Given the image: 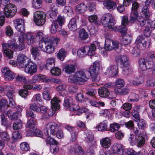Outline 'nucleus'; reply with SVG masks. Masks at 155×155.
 <instances>
[{
	"label": "nucleus",
	"instance_id": "0eeeda50",
	"mask_svg": "<svg viewBox=\"0 0 155 155\" xmlns=\"http://www.w3.org/2000/svg\"><path fill=\"white\" fill-rule=\"evenodd\" d=\"M30 61V59L25 55L20 54L18 56L16 61V66L19 68H23Z\"/></svg>",
	"mask_w": 155,
	"mask_h": 155
},
{
	"label": "nucleus",
	"instance_id": "a211bd4d",
	"mask_svg": "<svg viewBox=\"0 0 155 155\" xmlns=\"http://www.w3.org/2000/svg\"><path fill=\"white\" fill-rule=\"evenodd\" d=\"M76 67L75 64H66L64 66L63 71L66 74H71L75 72L76 70Z\"/></svg>",
	"mask_w": 155,
	"mask_h": 155
},
{
	"label": "nucleus",
	"instance_id": "49530a36",
	"mask_svg": "<svg viewBox=\"0 0 155 155\" xmlns=\"http://www.w3.org/2000/svg\"><path fill=\"white\" fill-rule=\"evenodd\" d=\"M66 52L63 48L60 49L57 54V57L61 61L64 60L66 56Z\"/></svg>",
	"mask_w": 155,
	"mask_h": 155
},
{
	"label": "nucleus",
	"instance_id": "6e6d98bb",
	"mask_svg": "<svg viewBox=\"0 0 155 155\" xmlns=\"http://www.w3.org/2000/svg\"><path fill=\"white\" fill-rule=\"evenodd\" d=\"M39 105L35 103H33L30 104L29 105V108L31 110L36 111V112H39L40 110Z\"/></svg>",
	"mask_w": 155,
	"mask_h": 155
},
{
	"label": "nucleus",
	"instance_id": "052dcab7",
	"mask_svg": "<svg viewBox=\"0 0 155 155\" xmlns=\"http://www.w3.org/2000/svg\"><path fill=\"white\" fill-rule=\"evenodd\" d=\"M21 150L25 151H27L30 149L29 144L26 142H24L21 143L20 145Z\"/></svg>",
	"mask_w": 155,
	"mask_h": 155
},
{
	"label": "nucleus",
	"instance_id": "ddd939ff",
	"mask_svg": "<svg viewBox=\"0 0 155 155\" xmlns=\"http://www.w3.org/2000/svg\"><path fill=\"white\" fill-rule=\"evenodd\" d=\"M112 87L111 84L108 83L106 84L104 87H101L98 90V93L99 95L103 97H106L110 94V92L107 89V88H110Z\"/></svg>",
	"mask_w": 155,
	"mask_h": 155
},
{
	"label": "nucleus",
	"instance_id": "aec40b11",
	"mask_svg": "<svg viewBox=\"0 0 155 155\" xmlns=\"http://www.w3.org/2000/svg\"><path fill=\"white\" fill-rule=\"evenodd\" d=\"M111 140L109 137H105L100 140V144L104 148H108L111 145Z\"/></svg>",
	"mask_w": 155,
	"mask_h": 155
},
{
	"label": "nucleus",
	"instance_id": "f704fd0d",
	"mask_svg": "<svg viewBox=\"0 0 155 155\" xmlns=\"http://www.w3.org/2000/svg\"><path fill=\"white\" fill-rule=\"evenodd\" d=\"M137 136L133 134H130L128 140L130 145L133 146L136 145Z\"/></svg>",
	"mask_w": 155,
	"mask_h": 155
},
{
	"label": "nucleus",
	"instance_id": "7c9ffc66",
	"mask_svg": "<svg viewBox=\"0 0 155 155\" xmlns=\"http://www.w3.org/2000/svg\"><path fill=\"white\" fill-rule=\"evenodd\" d=\"M139 14L137 12H132L130 16L129 22L133 23L135 22L136 20H137Z\"/></svg>",
	"mask_w": 155,
	"mask_h": 155
},
{
	"label": "nucleus",
	"instance_id": "423d86ee",
	"mask_svg": "<svg viewBox=\"0 0 155 155\" xmlns=\"http://www.w3.org/2000/svg\"><path fill=\"white\" fill-rule=\"evenodd\" d=\"M16 7L14 4H9L4 7V13L5 15L8 18L13 16L16 12Z\"/></svg>",
	"mask_w": 155,
	"mask_h": 155
},
{
	"label": "nucleus",
	"instance_id": "6e6552de",
	"mask_svg": "<svg viewBox=\"0 0 155 155\" xmlns=\"http://www.w3.org/2000/svg\"><path fill=\"white\" fill-rule=\"evenodd\" d=\"M120 45V43L117 41H112L108 38L105 40L104 48L106 50L110 51L117 49Z\"/></svg>",
	"mask_w": 155,
	"mask_h": 155
},
{
	"label": "nucleus",
	"instance_id": "bb28decb",
	"mask_svg": "<svg viewBox=\"0 0 155 155\" xmlns=\"http://www.w3.org/2000/svg\"><path fill=\"white\" fill-rule=\"evenodd\" d=\"M87 8V6L84 4L81 3L76 6L75 11L78 14L84 12Z\"/></svg>",
	"mask_w": 155,
	"mask_h": 155
},
{
	"label": "nucleus",
	"instance_id": "e433bc0d",
	"mask_svg": "<svg viewBox=\"0 0 155 155\" xmlns=\"http://www.w3.org/2000/svg\"><path fill=\"white\" fill-rule=\"evenodd\" d=\"M146 59L142 58L139 60V64L140 69L142 71H145L147 70L146 63Z\"/></svg>",
	"mask_w": 155,
	"mask_h": 155
},
{
	"label": "nucleus",
	"instance_id": "f3484780",
	"mask_svg": "<svg viewBox=\"0 0 155 155\" xmlns=\"http://www.w3.org/2000/svg\"><path fill=\"white\" fill-rule=\"evenodd\" d=\"M18 41L19 45H18L16 40L14 39H12L9 41L8 43H6L8 45L7 48L13 50H16L17 49H19V50H22L23 49H21L20 48L19 41Z\"/></svg>",
	"mask_w": 155,
	"mask_h": 155
},
{
	"label": "nucleus",
	"instance_id": "2f4dec72",
	"mask_svg": "<svg viewBox=\"0 0 155 155\" xmlns=\"http://www.w3.org/2000/svg\"><path fill=\"white\" fill-rule=\"evenodd\" d=\"M68 28L71 31H74L77 30V27L75 18H72L70 21L68 25Z\"/></svg>",
	"mask_w": 155,
	"mask_h": 155
},
{
	"label": "nucleus",
	"instance_id": "a18cd8bd",
	"mask_svg": "<svg viewBox=\"0 0 155 155\" xmlns=\"http://www.w3.org/2000/svg\"><path fill=\"white\" fill-rule=\"evenodd\" d=\"M64 12L69 16H72L73 15L72 8L69 6H65L64 8Z\"/></svg>",
	"mask_w": 155,
	"mask_h": 155
},
{
	"label": "nucleus",
	"instance_id": "58836bf2",
	"mask_svg": "<svg viewBox=\"0 0 155 155\" xmlns=\"http://www.w3.org/2000/svg\"><path fill=\"white\" fill-rule=\"evenodd\" d=\"M7 114L8 117L11 120H16L17 119H18V118H20V117H18L17 112H13L10 110H9L8 111Z\"/></svg>",
	"mask_w": 155,
	"mask_h": 155
},
{
	"label": "nucleus",
	"instance_id": "f03ea898",
	"mask_svg": "<svg viewBox=\"0 0 155 155\" xmlns=\"http://www.w3.org/2000/svg\"><path fill=\"white\" fill-rule=\"evenodd\" d=\"M26 40V42L28 45H31L37 41L33 32H27L20 35L18 41H19L21 49H24Z\"/></svg>",
	"mask_w": 155,
	"mask_h": 155
},
{
	"label": "nucleus",
	"instance_id": "dca6fc26",
	"mask_svg": "<svg viewBox=\"0 0 155 155\" xmlns=\"http://www.w3.org/2000/svg\"><path fill=\"white\" fill-rule=\"evenodd\" d=\"M112 150L116 155H125L124 149L123 150L122 145L120 144H114L112 147Z\"/></svg>",
	"mask_w": 155,
	"mask_h": 155
},
{
	"label": "nucleus",
	"instance_id": "5fc2aeb1",
	"mask_svg": "<svg viewBox=\"0 0 155 155\" xmlns=\"http://www.w3.org/2000/svg\"><path fill=\"white\" fill-rule=\"evenodd\" d=\"M51 73L53 76H58L61 74V70L58 67L52 68L51 70Z\"/></svg>",
	"mask_w": 155,
	"mask_h": 155
},
{
	"label": "nucleus",
	"instance_id": "5701e85b",
	"mask_svg": "<svg viewBox=\"0 0 155 155\" xmlns=\"http://www.w3.org/2000/svg\"><path fill=\"white\" fill-rule=\"evenodd\" d=\"M8 45L6 43L2 44V51L4 53L8 58H10L12 57L13 51L10 49L7 48Z\"/></svg>",
	"mask_w": 155,
	"mask_h": 155
},
{
	"label": "nucleus",
	"instance_id": "b1692460",
	"mask_svg": "<svg viewBox=\"0 0 155 155\" xmlns=\"http://www.w3.org/2000/svg\"><path fill=\"white\" fill-rule=\"evenodd\" d=\"M58 13L57 7L55 5H51V10L47 12V14H49L51 18H54L57 16Z\"/></svg>",
	"mask_w": 155,
	"mask_h": 155
},
{
	"label": "nucleus",
	"instance_id": "c756f323",
	"mask_svg": "<svg viewBox=\"0 0 155 155\" xmlns=\"http://www.w3.org/2000/svg\"><path fill=\"white\" fill-rule=\"evenodd\" d=\"M66 87V86L64 84L60 85L56 87V89L61 96H65L67 92L65 89Z\"/></svg>",
	"mask_w": 155,
	"mask_h": 155
},
{
	"label": "nucleus",
	"instance_id": "4c0bfd02",
	"mask_svg": "<svg viewBox=\"0 0 155 155\" xmlns=\"http://www.w3.org/2000/svg\"><path fill=\"white\" fill-rule=\"evenodd\" d=\"M124 151L125 155H142L140 151L136 152L133 150L130 149H125Z\"/></svg>",
	"mask_w": 155,
	"mask_h": 155
},
{
	"label": "nucleus",
	"instance_id": "393cba45",
	"mask_svg": "<svg viewBox=\"0 0 155 155\" xmlns=\"http://www.w3.org/2000/svg\"><path fill=\"white\" fill-rule=\"evenodd\" d=\"M108 123L106 120L100 123L96 127L99 131L103 132L107 130Z\"/></svg>",
	"mask_w": 155,
	"mask_h": 155
},
{
	"label": "nucleus",
	"instance_id": "473e14b6",
	"mask_svg": "<svg viewBox=\"0 0 155 155\" xmlns=\"http://www.w3.org/2000/svg\"><path fill=\"white\" fill-rule=\"evenodd\" d=\"M123 73L125 76H130L132 73V70L131 68L129 65L127 66H123Z\"/></svg>",
	"mask_w": 155,
	"mask_h": 155
},
{
	"label": "nucleus",
	"instance_id": "0e129e2a",
	"mask_svg": "<svg viewBox=\"0 0 155 155\" xmlns=\"http://www.w3.org/2000/svg\"><path fill=\"white\" fill-rule=\"evenodd\" d=\"M33 32L35 36L36 37L37 40L42 38L44 37L43 33L40 31H36Z\"/></svg>",
	"mask_w": 155,
	"mask_h": 155
},
{
	"label": "nucleus",
	"instance_id": "c9c22d12",
	"mask_svg": "<svg viewBox=\"0 0 155 155\" xmlns=\"http://www.w3.org/2000/svg\"><path fill=\"white\" fill-rule=\"evenodd\" d=\"M128 19L127 17L126 16H123L122 18L121 24L122 25L124 26L123 27L121 28V32H124L125 33L127 31V28L125 26L127 25L128 23Z\"/></svg>",
	"mask_w": 155,
	"mask_h": 155
},
{
	"label": "nucleus",
	"instance_id": "1a4fd4ad",
	"mask_svg": "<svg viewBox=\"0 0 155 155\" xmlns=\"http://www.w3.org/2000/svg\"><path fill=\"white\" fill-rule=\"evenodd\" d=\"M27 65L23 68L25 73L31 76L37 72L38 67L36 64L30 61Z\"/></svg>",
	"mask_w": 155,
	"mask_h": 155
},
{
	"label": "nucleus",
	"instance_id": "de8ad7c7",
	"mask_svg": "<svg viewBox=\"0 0 155 155\" xmlns=\"http://www.w3.org/2000/svg\"><path fill=\"white\" fill-rule=\"evenodd\" d=\"M22 124L21 121L19 119L16 120L14 124L13 127L14 130H18L22 128Z\"/></svg>",
	"mask_w": 155,
	"mask_h": 155
},
{
	"label": "nucleus",
	"instance_id": "20e7f679",
	"mask_svg": "<svg viewBox=\"0 0 155 155\" xmlns=\"http://www.w3.org/2000/svg\"><path fill=\"white\" fill-rule=\"evenodd\" d=\"M60 39L57 37L52 38L45 41L44 51L48 53H51L54 51L55 47L57 46Z\"/></svg>",
	"mask_w": 155,
	"mask_h": 155
},
{
	"label": "nucleus",
	"instance_id": "603ef678",
	"mask_svg": "<svg viewBox=\"0 0 155 155\" xmlns=\"http://www.w3.org/2000/svg\"><path fill=\"white\" fill-rule=\"evenodd\" d=\"M65 21V19L64 17L59 15L57 17V20L55 21L54 22H56L57 25L58 24L60 26H62L64 24Z\"/></svg>",
	"mask_w": 155,
	"mask_h": 155
},
{
	"label": "nucleus",
	"instance_id": "4468645a",
	"mask_svg": "<svg viewBox=\"0 0 155 155\" xmlns=\"http://www.w3.org/2000/svg\"><path fill=\"white\" fill-rule=\"evenodd\" d=\"M116 60L123 67L129 65V58L126 55H119L117 57Z\"/></svg>",
	"mask_w": 155,
	"mask_h": 155
},
{
	"label": "nucleus",
	"instance_id": "8fccbe9b",
	"mask_svg": "<svg viewBox=\"0 0 155 155\" xmlns=\"http://www.w3.org/2000/svg\"><path fill=\"white\" fill-rule=\"evenodd\" d=\"M12 138L13 139L14 141H15L21 138V135L19 131H15L13 133Z\"/></svg>",
	"mask_w": 155,
	"mask_h": 155
},
{
	"label": "nucleus",
	"instance_id": "bf43d9fd",
	"mask_svg": "<svg viewBox=\"0 0 155 155\" xmlns=\"http://www.w3.org/2000/svg\"><path fill=\"white\" fill-rule=\"evenodd\" d=\"M120 124L117 123L111 124L110 125V130L111 132L117 130L120 127Z\"/></svg>",
	"mask_w": 155,
	"mask_h": 155
},
{
	"label": "nucleus",
	"instance_id": "13d9d810",
	"mask_svg": "<svg viewBox=\"0 0 155 155\" xmlns=\"http://www.w3.org/2000/svg\"><path fill=\"white\" fill-rule=\"evenodd\" d=\"M69 108L71 111L74 112L73 114H76V112H77L79 108V106L77 104L73 102L70 106Z\"/></svg>",
	"mask_w": 155,
	"mask_h": 155
},
{
	"label": "nucleus",
	"instance_id": "69168bd1",
	"mask_svg": "<svg viewBox=\"0 0 155 155\" xmlns=\"http://www.w3.org/2000/svg\"><path fill=\"white\" fill-rule=\"evenodd\" d=\"M128 100L130 101H137L139 100V97L137 94L134 93L131 94L128 97Z\"/></svg>",
	"mask_w": 155,
	"mask_h": 155
},
{
	"label": "nucleus",
	"instance_id": "a878e982",
	"mask_svg": "<svg viewBox=\"0 0 155 155\" xmlns=\"http://www.w3.org/2000/svg\"><path fill=\"white\" fill-rule=\"evenodd\" d=\"M85 46L87 55L92 56L95 54L96 47L94 44H92L90 46Z\"/></svg>",
	"mask_w": 155,
	"mask_h": 155
},
{
	"label": "nucleus",
	"instance_id": "79ce46f5",
	"mask_svg": "<svg viewBox=\"0 0 155 155\" xmlns=\"http://www.w3.org/2000/svg\"><path fill=\"white\" fill-rule=\"evenodd\" d=\"M79 37L81 40H85L88 38V35L84 29H82L79 31Z\"/></svg>",
	"mask_w": 155,
	"mask_h": 155
},
{
	"label": "nucleus",
	"instance_id": "4be33fe9",
	"mask_svg": "<svg viewBox=\"0 0 155 155\" xmlns=\"http://www.w3.org/2000/svg\"><path fill=\"white\" fill-rule=\"evenodd\" d=\"M103 5L109 10H114L116 6V3L111 0H106L103 2Z\"/></svg>",
	"mask_w": 155,
	"mask_h": 155
},
{
	"label": "nucleus",
	"instance_id": "680f3d73",
	"mask_svg": "<svg viewBox=\"0 0 155 155\" xmlns=\"http://www.w3.org/2000/svg\"><path fill=\"white\" fill-rule=\"evenodd\" d=\"M43 98L46 100H49L51 98L50 92L47 90L44 91L42 93Z\"/></svg>",
	"mask_w": 155,
	"mask_h": 155
},
{
	"label": "nucleus",
	"instance_id": "ea45409f",
	"mask_svg": "<svg viewBox=\"0 0 155 155\" xmlns=\"http://www.w3.org/2000/svg\"><path fill=\"white\" fill-rule=\"evenodd\" d=\"M144 81V77L143 76H139L134 78L132 83L133 84L137 85L142 84Z\"/></svg>",
	"mask_w": 155,
	"mask_h": 155
},
{
	"label": "nucleus",
	"instance_id": "6ab92c4d",
	"mask_svg": "<svg viewBox=\"0 0 155 155\" xmlns=\"http://www.w3.org/2000/svg\"><path fill=\"white\" fill-rule=\"evenodd\" d=\"M59 98L57 97H54L51 100V108L53 110H57L60 107L59 103L60 102Z\"/></svg>",
	"mask_w": 155,
	"mask_h": 155
},
{
	"label": "nucleus",
	"instance_id": "37998d69",
	"mask_svg": "<svg viewBox=\"0 0 155 155\" xmlns=\"http://www.w3.org/2000/svg\"><path fill=\"white\" fill-rule=\"evenodd\" d=\"M145 143V140L144 137L141 136H137L136 145L139 147L143 146Z\"/></svg>",
	"mask_w": 155,
	"mask_h": 155
},
{
	"label": "nucleus",
	"instance_id": "39448f33",
	"mask_svg": "<svg viewBox=\"0 0 155 155\" xmlns=\"http://www.w3.org/2000/svg\"><path fill=\"white\" fill-rule=\"evenodd\" d=\"M33 20L36 25L38 26H41L45 23L46 14L44 12L38 11L33 14Z\"/></svg>",
	"mask_w": 155,
	"mask_h": 155
},
{
	"label": "nucleus",
	"instance_id": "e2e57ef3",
	"mask_svg": "<svg viewBox=\"0 0 155 155\" xmlns=\"http://www.w3.org/2000/svg\"><path fill=\"white\" fill-rule=\"evenodd\" d=\"M39 78V81H41V82H44L45 83H48L49 82V78L44 75L41 74H38Z\"/></svg>",
	"mask_w": 155,
	"mask_h": 155
},
{
	"label": "nucleus",
	"instance_id": "774afa93",
	"mask_svg": "<svg viewBox=\"0 0 155 155\" xmlns=\"http://www.w3.org/2000/svg\"><path fill=\"white\" fill-rule=\"evenodd\" d=\"M46 141L47 144H50V145L51 144H58L57 142L50 136H48L47 137Z\"/></svg>",
	"mask_w": 155,
	"mask_h": 155
},
{
	"label": "nucleus",
	"instance_id": "c03bdc74",
	"mask_svg": "<svg viewBox=\"0 0 155 155\" xmlns=\"http://www.w3.org/2000/svg\"><path fill=\"white\" fill-rule=\"evenodd\" d=\"M87 54L86 46L80 48L77 51V55L80 57H83Z\"/></svg>",
	"mask_w": 155,
	"mask_h": 155
},
{
	"label": "nucleus",
	"instance_id": "a19ab883",
	"mask_svg": "<svg viewBox=\"0 0 155 155\" xmlns=\"http://www.w3.org/2000/svg\"><path fill=\"white\" fill-rule=\"evenodd\" d=\"M42 0H33L32 4V7L35 9H38L42 6Z\"/></svg>",
	"mask_w": 155,
	"mask_h": 155
},
{
	"label": "nucleus",
	"instance_id": "9b49d317",
	"mask_svg": "<svg viewBox=\"0 0 155 155\" xmlns=\"http://www.w3.org/2000/svg\"><path fill=\"white\" fill-rule=\"evenodd\" d=\"M58 127L56 123L54 122H49L45 126V130L47 134L55 135L58 130Z\"/></svg>",
	"mask_w": 155,
	"mask_h": 155
},
{
	"label": "nucleus",
	"instance_id": "f257e3e1",
	"mask_svg": "<svg viewBox=\"0 0 155 155\" xmlns=\"http://www.w3.org/2000/svg\"><path fill=\"white\" fill-rule=\"evenodd\" d=\"M100 63L95 61L93 64V66L90 68L89 71L84 69H81L77 71L74 74L69 76L68 81L70 83L80 85L83 84L88 79L86 73L89 72L93 82H97L100 79L99 74Z\"/></svg>",
	"mask_w": 155,
	"mask_h": 155
},
{
	"label": "nucleus",
	"instance_id": "7ed1b4c3",
	"mask_svg": "<svg viewBox=\"0 0 155 155\" xmlns=\"http://www.w3.org/2000/svg\"><path fill=\"white\" fill-rule=\"evenodd\" d=\"M101 22L104 27H108L110 29L117 31L118 30L117 27H114L115 24L114 19L110 14H106L102 17Z\"/></svg>",
	"mask_w": 155,
	"mask_h": 155
},
{
	"label": "nucleus",
	"instance_id": "338daca9",
	"mask_svg": "<svg viewBox=\"0 0 155 155\" xmlns=\"http://www.w3.org/2000/svg\"><path fill=\"white\" fill-rule=\"evenodd\" d=\"M57 144H53L50 145V150L51 153L55 154L58 151V148Z\"/></svg>",
	"mask_w": 155,
	"mask_h": 155
},
{
	"label": "nucleus",
	"instance_id": "c85d7f7f",
	"mask_svg": "<svg viewBox=\"0 0 155 155\" xmlns=\"http://www.w3.org/2000/svg\"><path fill=\"white\" fill-rule=\"evenodd\" d=\"M55 59L53 58H50L47 60L46 63L45 65V68L47 69H50L55 65Z\"/></svg>",
	"mask_w": 155,
	"mask_h": 155
},
{
	"label": "nucleus",
	"instance_id": "2eb2a0df",
	"mask_svg": "<svg viewBox=\"0 0 155 155\" xmlns=\"http://www.w3.org/2000/svg\"><path fill=\"white\" fill-rule=\"evenodd\" d=\"M118 73V67L117 65H110L107 69L106 73L111 77H116Z\"/></svg>",
	"mask_w": 155,
	"mask_h": 155
},
{
	"label": "nucleus",
	"instance_id": "3c124183",
	"mask_svg": "<svg viewBox=\"0 0 155 155\" xmlns=\"http://www.w3.org/2000/svg\"><path fill=\"white\" fill-rule=\"evenodd\" d=\"M72 103V100L71 98H65L63 104L64 108L66 109L69 108L70 106Z\"/></svg>",
	"mask_w": 155,
	"mask_h": 155
},
{
	"label": "nucleus",
	"instance_id": "9d476101",
	"mask_svg": "<svg viewBox=\"0 0 155 155\" xmlns=\"http://www.w3.org/2000/svg\"><path fill=\"white\" fill-rule=\"evenodd\" d=\"M68 152L72 154H77L78 155H84V151L78 144L75 143L71 145L68 149Z\"/></svg>",
	"mask_w": 155,
	"mask_h": 155
},
{
	"label": "nucleus",
	"instance_id": "412c9836",
	"mask_svg": "<svg viewBox=\"0 0 155 155\" xmlns=\"http://www.w3.org/2000/svg\"><path fill=\"white\" fill-rule=\"evenodd\" d=\"M31 52L35 60L38 61L40 59L41 53L38 47H32L31 49Z\"/></svg>",
	"mask_w": 155,
	"mask_h": 155
},
{
	"label": "nucleus",
	"instance_id": "4d7b16f0",
	"mask_svg": "<svg viewBox=\"0 0 155 155\" xmlns=\"http://www.w3.org/2000/svg\"><path fill=\"white\" fill-rule=\"evenodd\" d=\"M132 40V38L130 35H127L123 38L122 44L126 45L130 44Z\"/></svg>",
	"mask_w": 155,
	"mask_h": 155
},
{
	"label": "nucleus",
	"instance_id": "09e8293b",
	"mask_svg": "<svg viewBox=\"0 0 155 155\" xmlns=\"http://www.w3.org/2000/svg\"><path fill=\"white\" fill-rule=\"evenodd\" d=\"M8 107V101L6 100L2 99L0 101V110L6 109Z\"/></svg>",
	"mask_w": 155,
	"mask_h": 155
},
{
	"label": "nucleus",
	"instance_id": "f8f14e48",
	"mask_svg": "<svg viewBox=\"0 0 155 155\" xmlns=\"http://www.w3.org/2000/svg\"><path fill=\"white\" fill-rule=\"evenodd\" d=\"M136 42L138 44V46H143V48L141 47L142 49L144 48H147L148 47L149 44L150 42L149 38L145 36H140L137 37Z\"/></svg>",
	"mask_w": 155,
	"mask_h": 155
},
{
	"label": "nucleus",
	"instance_id": "cd10ccee",
	"mask_svg": "<svg viewBox=\"0 0 155 155\" xmlns=\"http://www.w3.org/2000/svg\"><path fill=\"white\" fill-rule=\"evenodd\" d=\"M27 135L28 136H32L34 135L39 137H42V132L38 129H33L32 130H31V132H28Z\"/></svg>",
	"mask_w": 155,
	"mask_h": 155
},
{
	"label": "nucleus",
	"instance_id": "864d4df0",
	"mask_svg": "<svg viewBox=\"0 0 155 155\" xmlns=\"http://www.w3.org/2000/svg\"><path fill=\"white\" fill-rule=\"evenodd\" d=\"M114 83L115 85L118 88H120L123 87L124 85V81L121 79H118L116 80Z\"/></svg>",
	"mask_w": 155,
	"mask_h": 155
},
{
	"label": "nucleus",
	"instance_id": "72a5a7b5",
	"mask_svg": "<svg viewBox=\"0 0 155 155\" xmlns=\"http://www.w3.org/2000/svg\"><path fill=\"white\" fill-rule=\"evenodd\" d=\"M35 120L33 118H30L28 120L26 124V127L30 129L29 132L31 130H32L35 129ZM28 132H29L28 131Z\"/></svg>",
	"mask_w": 155,
	"mask_h": 155
}]
</instances>
